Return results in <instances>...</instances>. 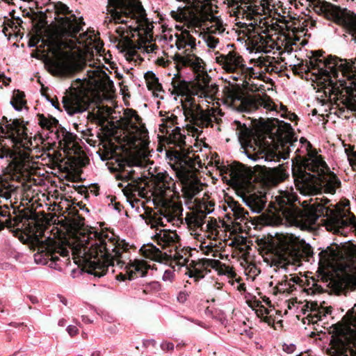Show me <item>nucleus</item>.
<instances>
[{"label":"nucleus","mask_w":356,"mask_h":356,"mask_svg":"<svg viewBox=\"0 0 356 356\" xmlns=\"http://www.w3.org/2000/svg\"><path fill=\"white\" fill-rule=\"evenodd\" d=\"M120 175L118 176V179L124 181H131L134 186L140 187L139 184L142 182V179L139 177L135 176V171L131 170L130 171L125 170L124 164H119Z\"/></svg>","instance_id":"nucleus-35"},{"label":"nucleus","mask_w":356,"mask_h":356,"mask_svg":"<svg viewBox=\"0 0 356 356\" xmlns=\"http://www.w3.org/2000/svg\"><path fill=\"white\" fill-rule=\"evenodd\" d=\"M76 191L81 195H83L85 198L89 197L88 188L85 186H79L75 187Z\"/></svg>","instance_id":"nucleus-55"},{"label":"nucleus","mask_w":356,"mask_h":356,"mask_svg":"<svg viewBox=\"0 0 356 356\" xmlns=\"http://www.w3.org/2000/svg\"><path fill=\"white\" fill-rule=\"evenodd\" d=\"M191 24L188 25V28H191V31L187 29L181 30L180 33H176V42L175 44L178 49H186L190 47V51L193 52L196 49V39L192 35L191 32L198 33L195 30V27H200L201 26L200 21L197 18L193 19V22H191Z\"/></svg>","instance_id":"nucleus-20"},{"label":"nucleus","mask_w":356,"mask_h":356,"mask_svg":"<svg viewBox=\"0 0 356 356\" xmlns=\"http://www.w3.org/2000/svg\"><path fill=\"white\" fill-rule=\"evenodd\" d=\"M309 158L304 159L300 163H293L292 165V176L294 179V184L297 190L300 193L303 194V189L298 182V179L301 181L298 177H300L302 179L305 180V177L301 176L298 171L302 172V174L309 175L312 177H318L321 175L324 174L330 168L327 165L326 163L323 160L321 156H316V152L314 150L312 152L308 154Z\"/></svg>","instance_id":"nucleus-10"},{"label":"nucleus","mask_w":356,"mask_h":356,"mask_svg":"<svg viewBox=\"0 0 356 356\" xmlns=\"http://www.w3.org/2000/svg\"><path fill=\"white\" fill-rule=\"evenodd\" d=\"M115 32L118 35L122 38V45L126 49H134V44L132 40L128 36L125 35L127 31L122 26H119L116 29Z\"/></svg>","instance_id":"nucleus-41"},{"label":"nucleus","mask_w":356,"mask_h":356,"mask_svg":"<svg viewBox=\"0 0 356 356\" xmlns=\"http://www.w3.org/2000/svg\"><path fill=\"white\" fill-rule=\"evenodd\" d=\"M162 120L163 123L160 125V131L162 134H168V128H172V126L178 124L177 117L174 114H172L170 117H167L166 118L163 119Z\"/></svg>","instance_id":"nucleus-42"},{"label":"nucleus","mask_w":356,"mask_h":356,"mask_svg":"<svg viewBox=\"0 0 356 356\" xmlns=\"http://www.w3.org/2000/svg\"><path fill=\"white\" fill-rule=\"evenodd\" d=\"M4 177H0V196L9 199L16 187L11 181H19L21 177L20 164L15 160H7V165L4 168Z\"/></svg>","instance_id":"nucleus-16"},{"label":"nucleus","mask_w":356,"mask_h":356,"mask_svg":"<svg viewBox=\"0 0 356 356\" xmlns=\"http://www.w3.org/2000/svg\"><path fill=\"white\" fill-rule=\"evenodd\" d=\"M218 91V86L216 84H209L208 88H204L200 91L201 95H203L205 97H210L213 99L215 95Z\"/></svg>","instance_id":"nucleus-45"},{"label":"nucleus","mask_w":356,"mask_h":356,"mask_svg":"<svg viewBox=\"0 0 356 356\" xmlns=\"http://www.w3.org/2000/svg\"><path fill=\"white\" fill-rule=\"evenodd\" d=\"M195 79L197 82V88L198 90L200 92L206 87L208 88V85L210 84L211 78L204 70V72L197 73V74L195 76Z\"/></svg>","instance_id":"nucleus-40"},{"label":"nucleus","mask_w":356,"mask_h":356,"mask_svg":"<svg viewBox=\"0 0 356 356\" xmlns=\"http://www.w3.org/2000/svg\"><path fill=\"white\" fill-rule=\"evenodd\" d=\"M85 218L78 216L71 218L70 226L80 252H83L88 273L95 277L105 275L108 266L116 265L122 268L125 262L122 254L128 250V245L113 232H97L85 227Z\"/></svg>","instance_id":"nucleus-2"},{"label":"nucleus","mask_w":356,"mask_h":356,"mask_svg":"<svg viewBox=\"0 0 356 356\" xmlns=\"http://www.w3.org/2000/svg\"><path fill=\"white\" fill-rule=\"evenodd\" d=\"M193 250H196L192 249L190 247L181 248V245H178L177 248L173 250V254H172V253L168 254L166 252H162L153 244H147L143 245L140 248V252L144 257L159 262L167 261L168 257H172L177 264L184 266L188 262L189 258L192 257L191 252Z\"/></svg>","instance_id":"nucleus-13"},{"label":"nucleus","mask_w":356,"mask_h":356,"mask_svg":"<svg viewBox=\"0 0 356 356\" xmlns=\"http://www.w3.org/2000/svg\"><path fill=\"white\" fill-rule=\"evenodd\" d=\"M204 38L205 42L207 44V46L209 48H212V49L215 48L216 47V45L218 44V43L219 42L218 38H217L210 34L204 35Z\"/></svg>","instance_id":"nucleus-49"},{"label":"nucleus","mask_w":356,"mask_h":356,"mask_svg":"<svg viewBox=\"0 0 356 356\" xmlns=\"http://www.w3.org/2000/svg\"><path fill=\"white\" fill-rule=\"evenodd\" d=\"M182 210L183 209L180 204L165 200L163 201L159 212L160 215L167 218L168 222H171L175 218H179L181 215Z\"/></svg>","instance_id":"nucleus-31"},{"label":"nucleus","mask_w":356,"mask_h":356,"mask_svg":"<svg viewBox=\"0 0 356 356\" xmlns=\"http://www.w3.org/2000/svg\"><path fill=\"white\" fill-rule=\"evenodd\" d=\"M5 22L4 25H7L8 27L11 28L14 31H16L18 29V26L14 22L13 19H8L7 17H4Z\"/></svg>","instance_id":"nucleus-54"},{"label":"nucleus","mask_w":356,"mask_h":356,"mask_svg":"<svg viewBox=\"0 0 356 356\" xmlns=\"http://www.w3.org/2000/svg\"><path fill=\"white\" fill-rule=\"evenodd\" d=\"M67 331L71 337H74L78 334V328L74 325H69L67 328Z\"/></svg>","instance_id":"nucleus-62"},{"label":"nucleus","mask_w":356,"mask_h":356,"mask_svg":"<svg viewBox=\"0 0 356 356\" xmlns=\"http://www.w3.org/2000/svg\"><path fill=\"white\" fill-rule=\"evenodd\" d=\"M209 268L217 270L219 274L227 275L231 277L236 276V273L233 268L222 264L219 260L207 258L191 260L186 268L187 271L186 274L190 277L194 278V281L197 282L211 272Z\"/></svg>","instance_id":"nucleus-12"},{"label":"nucleus","mask_w":356,"mask_h":356,"mask_svg":"<svg viewBox=\"0 0 356 356\" xmlns=\"http://www.w3.org/2000/svg\"><path fill=\"white\" fill-rule=\"evenodd\" d=\"M41 40V35L38 34L33 35L31 37L29 40L28 44L29 47H36Z\"/></svg>","instance_id":"nucleus-53"},{"label":"nucleus","mask_w":356,"mask_h":356,"mask_svg":"<svg viewBox=\"0 0 356 356\" xmlns=\"http://www.w3.org/2000/svg\"><path fill=\"white\" fill-rule=\"evenodd\" d=\"M106 9L110 17L106 19L109 18V22L124 24L131 33L138 32L145 26L147 34L152 32L153 26L140 0H108Z\"/></svg>","instance_id":"nucleus-4"},{"label":"nucleus","mask_w":356,"mask_h":356,"mask_svg":"<svg viewBox=\"0 0 356 356\" xmlns=\"http://www.w3.org/2000/svg\"><path fill=\"white\" fill-rule=\"evenodd\" d=\"M10 104L17 111H21L26 104L25 99V94L24 92L19 90H15Z\"/></svg>","instance_id":"nucleus-38"},{"label":"nucleus","mask_w":356,"mask_h":356,"mask_svg":"<svg viewBox=\"0 0 356 356\" xmlns=\"http://www.w3.org/2000/svg\"><path fill=\"white\" fill-rule=\"evenodd\" d=\"M350 257L356 262V245H352L348 250Z\"/></svg>","instance_id":"nucleus-63"},{"label":"nucleus","mask_w":356,"mask_h":356,"mask_svg":"<svg viewBox=\"0 0 356 356\" xmlns=\"http://www.w3.org/2000/svg\"><path fill=\"white\" fill-rule=\"evenodd\" d=\"M330 254V253L328 252L327 248L325 250H321L318 254L320 261L328 262L332 260Z\"/></svg>","instance_id":"nucleus-52"},{"label":"nucleus","mask_w":356,"mask_h":356,"mask_svg":"<svg viewBox=\"0 0 356 356\" xmlns=\"http://www.w3.org/2000/svg\"><path fill=\"white\" fill-rule=\"evenodd\" d=\"M340 84L338 86L332 87V94L337 97V101L339 103H336L338 106L342 104L343 106L339 108L342 112L345 109H349L353 111H356V80L353 81L349 86H346L345 81H339Z\"/></svg>","instance_id":"nucleus-15"},{"label":"nucleus","mask_w":356,"mask_h":356,"mask_svg":"<svg viewBox=\"0 0 356 356\" xmlns=\"http://www.w3.org/2000/svg\"><path fill=\"white\" fill-rule=\"evenodd\" d=\"M329 6L331 13L328 19L341 26L344 29V37L347 38V40L356 43V13L336 5Z\"/></svg>","instance_id":"nucleus-14"},{"label":"nucleus","mask_w":356,"mask_h":356,"mask_svg":"<svg viewBox=\"0 0 356 356\" xmlns=\"http://www.w3.org/2000/svg\"><path fill=\"white\" fill-rule=\"evenodd\" d=\"M68 210V215L70 216L71 218L81 216V215L79 213V210L76 208V207L71 206Z\"/></svg>","instance_id":"nucleus-57"},{"label":"nucleus","mask_w":356,"mask_h":356,"mask_svg":"<svg viewBox=\"0 0 356 356\" xmlns=\"http://www.w3.org/2000/svg\"><path fill=\"white\" fill-rule=\"evenodd\" d=\"M124 114L127 118H129V120H131L132 118H134L135 115H136V114H138V113L136 111H135L132 108H127L125 111Z\"/></svg>","instance_id":"nucleus-61"},{"label":"nucleus","mask_w":356,"mask_h":356,"mask_svg":"<svg viewBox=\"0 0 356 356\" xmlns=\"http://www.w3.org/2000/svg\"><path fill=\"white\" fill-rule=\"evenodd\" d=\"M291 3L294 4L296 8H298V3L302 6H305L307 9L312 8L317 14L324 16L327 19L331 13L329 6H334L325 0H293Z\"/></svg>","instance_id":"nucleus-29"},{"label":"nucleus","mask_w":356,"mask_h":356,"mask_svg":"<svg viewBox=\"0 0 356 356\" xmlns=\"http://www.w3.org/2000/svg\"><path fill=\"white\" fill-rule=\"evenodd\" d=\"M206 213L203 211H200V213L197 214L194 217L193 222L195 224V226L197 227H202V226L204 223V219L206 218Z\"/></svg>","instance_id":"nucleus-50"},{"label":"nucleus","mask_w":356,"mask_h":356,"mask_svg":"<svg viewBox=\"0 0 356 356\" xmlns=\"http://www.w3.org/2000/svg\"><path fill=\"white\" fill-rule=\"evenodd\" d=\"M348 161L350 164L353 167L356 165V151H352L350 154L348 153Z\"/></svg>","instance_id":"nucleus-58"},{"label":"nucleus","mask_w":356,"mask_h":356,"mask_svg":"<svg viewBox=\"0 0 356 356\" xmlns=\"http://www.w3.org/2000/svg\"><path fill=\"white\" fill-rule=\"evenodd\" d=\"M243 200L251 211L257 213L263 211L267 202L266 192L261 191L248 193L243 196Z\"/></svg>","instance_id":"nucleus-27"},{"label":"nucleus","mask_w":356,"mask_h":356,"mask_svg":"<svg viewBox=\"0 0 356 356\" xmlns=\"http://www.w3.org/2000/svg\"><path fill=\"white\" fill-rule=\"evenodd\" d=\"M189 49H186L185 56L176 54L174 56V60L176 63V68L177 71L180 72L181 68L183 67H190L195 72L196 75L197 73L204 72V63L202 58L197 57L194 54L186 53Z\"/></svg>","instance_id":"nucleus-22"},{"label":"nucleus","mask_w":356,"mask_h":356,"mask_svg":"<svg viewBox=\"0 0 356 356\" xmlns=\"http://www.w3.org/2000/svg\"><path fill=\"white\" fill-rule=\"evenodd\" d=\"M296 195L288 191L280 192L275 200L269 204L267 213H262L256 217L250 216L249 213L232 197L226 200L228 207L233 212L235 220L241 222L250 221L252 225H272L280 223L284 220L302 227H310L316 224L319 217H326L324 225L326 229L334 234L346 235L348 227L356 232V217L349 209L327 207L330 200L323 197L316 198L315 202L302 209L298 207Z\"/></svg>","instance_id":"nucleus-1"},{"label":"nucleus","mask_w":356,"mask_h":356,"mask_svg":"<svg viewBox=\"0 0 356 356\" xmlns=\"http://www.w3.org/2000/svg\"><path fill=\"white\" fill-rule=\"evenodd\" d=\"M307 318H308L309 321L312 322V323H316L318 321L321 320V316L319 314L316 313L313 315H312V314L309 315L307 316Z\"/></svg>","instance_id":"nucleus-60"},{"label":"nucleus","mask_w":356,"mask_h":356,"mask_svg":"<svg viewBox=\"0 0 356 356\" xmlns=\"http://www.w3.org/2000/svg\"><path fill=\"white\" fill-rule=\"evenodd\" d=\"M240 104L238 109L242 112H251L257 110L259 107H264L268 110H276L277 106L273 99L267 94L262 96L258 95L254 97L238 99Z\"/></svg>","instance_id":"nucleus-19"},{"label":"nucleus","mask_w":356,"mask_h":356,"mask_svg":"<svg viewBox=\"0 0 356 356\" xmlns=\"http://www.w3.org/2000/svg\"><path fill=\"white\" fill-rule=\"evenodd\" d=\"M266 6V0H240V8L247 13V17L258 15L264 11Z\"/></svg>","instance_id":"nucleus-32"},{"label":"nucleus","mask_w":356,"mask_h":356,"mask_svg":"<svg viewBox=\"0 0 356 356\" xmlns=\"http://www.w3.org/2000/svg\"><path fill=\"white\" fill-rule=\"evenodd\" d=\"M128 280H131L139 275L145 277L147 275L149 266H147L144 261H136L134 264L126 266Z\"/></svg>","instance_id":"nucleus-34"},{"label":"nucleus","mask_w":356,"mask_h":356,"mask_svg":"<svg viewBox=\"0 0 356 356\" xmlns=\"http://www.w3.org/2000/svg\"><path fill=\"white\" fill-rule=\"evenodd\" d=\"M301 176L304 177L302 172L298 171ZM305 180L299 177L301 181L298 179V182L303 189L304 195H315L321 193L323 191L325 193L334 194L337 188L341 186V181L337 176L330 170L326 171L324 174L321 175L318 177H312L309 175H305Z\"/></svg>","instance_id":"nucleus-9"},{"label":"nucleus","mask_w":356,"mask_h":356,"mask_svg":"<svg viewBox=\"0 0 356 356\" xmlns=\"http://www.w3.org/2000/svg\"><path fill=\"white\" fill-rule=\"evenodd\" d=\"M225 172L228 174L236 184L246 185L248 187L252 186L254 182H258L263 187L275 186L284 181L289 176L282 165L276 168L264 166L261 171L256 175L250 169L236 161L229 165Z\"/></svg>","instance_id":"nucleus-5"},{"label":"nucleus","mask_w":356,"mask_h":356,"mask_svg":"<svg viewBox=\"0 0 356 356\" xmlns=\"http://www.w3.org/2000/svg\"><path fill=\"white\" fill-rule=\"evenodd\" d=\"M44 232V225L36 222L35 219H32V221L28 223L24 231L28 238L38 246V250L41 253H44L51 261L56 262L59 260V257L56 255V253L63 257L69 255L68 250L60 245L54 238L48 237L42 241Z\"/></svg>","instance_id":"nucleus-8"},{"label":"nucleus","mask_w":356,"mask_h":356,"mask_svg":"<svg viewBox=\"0 0 356 356\" xmlns=\"http://www.w3.org/2000/svg\"><path fill=\"white\" fill-rule=\"evenodd\" d=\"M327 250L328 252L330 253V254L332 260L338 259L341 255V252L339 250V246L336 243H333L330 246H328L327 248Z\"/></svg>","instance_id":"nucleus-48"},{"label":"nucleus","mask_w":356,"mask_h":356,"mask_svg":"<svg viewBox=\"0 0 356 356\" xmlns=\"http://www.w3.org/2000/svg\"><path fill=\"white\" fill-rule=\"evenodd\" d=\"M277 254L281 259L290 261L296 259L302 255V246L298 238L293 235L285 237L280 241Z\"/></svg>","instance_id":"nucleus-18"},{"label":"nucleus","mask_w":356,"mask_h":356,"mask_svg":"<svg viewBox=\"0 0 356 356\" xmlns=\"http://www.w3.org/2000/svg\"><path fill=\"white\" fill-rule=\"evenodd\" d=\"M182 107L186 118L190 119V121L194 124L199 126V122L202 123V118H207L200 106L197 105L194 98L190 96L186 97V102L182 104Z\"/></svg>","instance_id":"nucleus-28"},{"label":"nucleus","mask_w":356,"mask_h":356,"mask_svg":"<svg viewBox=\"0 0 356 356\" xmlns=\"http://www.w3.org/2000/svg\"><path fill=\"white\" fill-rule=\"evenodd\" d=\"M144 77L149 90L153 91L154 93L155 92H164L162 85L159 83V79L153 72L149 71L146 72Z\"/></svg>","instance_id":"nucleus-37"},{"label":"nucleus","mask_w":356,"mask_h":356,"mask_svg":"<svg viewBox=\"0 0 356 356\" xmlns=\"http://www.w3.org/2000/svg\"><path fill=\"white\" fill-rule=\"evenodd\" d=\"M170 15L177 22H183L188 20V15L184 8H179L177 11H171Z\"/></svg>","instance_id":"nucleus-44"},{"label":"nucleus","mask_w":356,"mask_h":356,"mask_svg":"<svg viewBox=\"0 0 356 356\" xmlns=\"http://www.w3.org/2000/svg\"><path fill=\"white\" fill-rule=\"evenodd\" d=\"M173 277H174V271L170 269L166 270L164 272L163 275V280L164 281H170L171 282L173 280Z\"/></svg>","instance_id":"nucleus-56"},{"label":"nucleus","mask_w":356,"mask_h":356,"mask_svg":"<svg viewBox=\"0 0 356 356\" xmlns=\"http://www.w3.org/2000/svg\"><path fill=\"white\" fill-rule=\"evenodd\" d=\"M332 349L333 350L332 356H349L347 353L348 348L342 341L333 345Z\"/></svg>","instance_id":"nucleus-43"},{"label":"nucleus","mask_w":356,"mask_h":356,"mask_svg":"<svg viewBox=\"0 0 356 356\" xmlns=\"http://www.w3.org/2000/svg\"><path fill=\"white\" fill-rule=\"evenodd\" d=\"M54 8L58 16L63 15L64 17L55 18L57 22L56 33L58 38L48 41L49 45L58 51L60 50L64 44L62 40L63 38H74L79 44H81L77 38V34L83 30V26L85 25L83 17L78 19L74 14H72V10L69 7L61 1L56 3Z\"/></svg>","instance_id":"nucleus-6"},{"label":"nucleus","mask_w":356,"mask_h":356,"mask_svg":"<svg viewBox=\"0 0 356 356\" xmlns=\"http://www.w3.org/2000/svg\"><path fill=\"white\" fill-rule=\"evenodd\" d=\"M19 217H16L13 220H12L10 217L9 218L6 219L5 222H3L1 221V223L3 225L4 228L6 227L8 228H12L15 226L18 225V224L21 222V220L19 219Z\"/></svg>","instance_id":"nucleus-51"},{"label":"nucleus","mask_w":356,"mask_h":356,"mask_svg":"<svg viewBox=\"0 0 356 356\" xmlns=\"http://www.w3.org/2000/svg\"><path fill=\"white\" fill-rule=\"evenodd\" d=\"M37 117L39 121L38 123L42 129L53 131L52 129L59 125L58 120L49 114L45 116L44 114L38 113Z\"/></svg>","instance_id":"nucleus-36"},{"label":"nucleus","mask_w":356,"mask_h":356,"mask_svg":"<svg viewBox=\"0 0 356 356\" xmlns=\"http://www.w3.org/2000/svg\"><path fill=\"white\" fill-rule=\"evenodd\" d=\"M276 121L278 126L273 133L277 140L275 150L270 149V145L264 135L254 134L245 124H241L238 120H235L234 124L236 125L240 142L246 148L252 149L253 151L266 152V161H280V159H286L289 156V147L297 142V138L291 124L278 120Z\"/></svg>","instance_id":"nucleus-3"},{"label":"nucleus","mask_w":356,"mask_h":356,"mask_svg":"<svg viewBox=\"0 0 356 356\" xmlns=\"http://www.w3.org/2000/svg\"><path fill=\"white\" fill-rule=\"evenodd\" d=\"M216 63L227 73H235L238 71H252V67H247L243 57L236 51H230L227 54H216Z\"/></svg>","instance_id":"nucleus-17"},{"label":"nucleus","mask_w":356,"mask_h":356,"mask_svg":"<svg viewBox=\"0 0 356 356\" xmlns=\"http://www.w3.org/2000/svg\"><path fill=\"white\" fill-rule=\"evenodd\" d=\"M149 223L151 224L152 227H157L158 226H165L163 222V218L161 217V216L156 213H154L152 216H150L149 219Z\"/></svg>","instance_id":"nucleus-46"},{"label":"nucleus","mask_w":356,"mask_h":356,"mask_svg":"<svg viewBox=\"0 0 356 356\" xmlns=\"http://www.w3.org/2000/svg\"><path fill=\"white\" fill-rule=\"evenodd\" d=\"M269 39V35H263L261 33H257L252 36L251 40L252 45L257 49H263L266 46H268Z\"/></svg>","instance_id":"nucleus-39"},{"label":"nucleus","mask_w":356,"mask_h":356,"mask_svg":"<svg viewBox=\"0 0 356 356\" xmlns=\"http://www.w3.org/2000/svg\"><path fill=\"white\" fill-rule=\"evenodd\" d=\"M56 137L59 139V146L67 154L76 153L79 149V143L76 141V135L67 131L64 127L59 126Z\"/></svg>","instance_id":"nucleus-25"},{"label":"nucleus","mask_w":356,"mask_h":356,"mask_svg":"<svg viewBox=\"0 0 356 356\" xmlns=\"http://www.w3.org/2000/svg\"><path fill=\"white\" fill-rule=\"evenodd\" d=\"M183 174L184 177L178 178L182 183L186 195L190 197H193L202 190V184L197 175L193 176L188 175L191 174L186 171H184Z\"/></svg>","instance_id":"nucleus-30"},{"label":"nucleus","mask_w":356,"mask_h":356,"mask_svg":"<svg viewBox=\"0 0 356 356\" xmlns=\"http://www.w3.org/2000/svg\"><path fill=\"white\" fill-rule=\"evenodd\" d=\"M186 136L181 133V129L178 127H175L172 133L169 134L168 138V143L172 144L180 148L179 150H171L167 152L168 157L170 161H174L177 165L176 170L177 177H184V171H186L191 174V176L196 175L197 170L195 168V161L189 156L192 152L190 146L186 148Z\"/></svg>","instance_id":"nucleus-7"},{"label":"nucleus","mask_w":356,"mask_h":356,"mask_svg":"<svg viewBox=\"0 0 356 356\" xmlns=\"http://www.w3.org/2000/svg\"><path fill=\"white\" fill-rule=\"evenodd\" d=\"M154 193L161 198H165L168 192H173L175 189L174 179L166 172L158 173L154 177Z\"/></svg>","instance_id":"nucleus-24"},{"label":"nucleus","mask_w":356,"mask_h":356,"mask_svg":"<svg viewBox=\"0 0 356 356\" xmlns=\"http://www.w3.org/2000/svg\"><path fill=\"white\" fill-rule=\"evenodd\" d=\"M154 238L157 244L163 249L170 248L169 252L171 254L173 250L177 248V245H180V238L177 235L176 231L170 229H161L156 233Z\"/></svg>","instance_id":"nucleus-26"},{"label":"nucleus","mask_w":356,"mask_h":356,"mask_svg":"<svg viewBox=\"0 0 356 356\" xmlns=\"http://www.w3.org/2000/svg\"><path fill=\"white\" fill-rule=\"evenodd\" d=\"M297 66H298V70H299L300 76L301 78L303 77L304 73L307 74L312 70H316V67H311L312 66L310 65V60L307 61L305 64L301 63L298 64Z\"/></svg>","instance_id":"nucleus-47"},{"label":"nucleus","mask_w":356,"mask_h":356,"mask_svg":"<svg viewBox=\"0 0 356 356\" xmlns=\"http://www.w3.org/2000/svg\"><path fill=\"white\" fill-rule=\"evenodd\" d=\"M0 132L5 135L7 138L11 139L12 142L15 145H21L24 147H28V143L32 145L29 139L27 134V128L24 124V121L20 119H15L11 124H6L3 127L0 122ZM0 138L1 136H0ZM13 153L9 148L5 147L0 139V159L6 157L7 160H15L13 158Z\"/></svg>","instance_id":"nucleus-11"},{"label":"nucleus","mask_w":356,"mask_h":356,"mask_svg":"<svg viewBox=\"0 0 356 356\" xmlns=\"http://www.w3.org/2000/svg\"><path fill=\"white\" fill-rule=\"evenodd\" d=\"M291 19L292 20L291 26L288 24V21H286L287 30H291L292 31V35L289 34L286 37V45L287 47L296 44V42L300 40V37H298L297 34L300 33H303L307 31V27L309 23H310L311 27L315 26L316 25V22L311 21L309 19H300L299 17L298 18L296 17H291Z\"/></svg>","instance_id":"nucleus-21"},{"label":"nucleus","mask_w":356,"mask_h":356,"mask_svg":"<svg viewBox=\"0 0 356 356\" xmlns=\"http://www.w3.org/2000/svg\"><path fill=\"white\" fill-rule=\"evenodd\" d=\"M300 142L302 144L305 143L307 145L306 149H307L308 154L313 152V151H312V144L305 138L302 137L300 139Z\"/></svg>","instance_id":"nucleus-64"},{"label":"nucleus","mask_w":356,"mask_h":356,"mask_svg":"<svg viewBox=\"0 0 356 356\" xmlns=\"http://www.w3.org/2000/svg\"><path fill=\"white\" fill-rule=\"evenodd\" d=\"M163 350L170 351L174 349V344L171 342H163L161 345Z\"/></svg>","instance_id":"nucleus-59"},{"label":"nucleus","mask_w":356,"mask_h":356,"mask_svg":"<svg viewBox=\"0 0 356 356\" xmlns=\"http://www.w3.org/2000/svg\"><path fill=\"white\" fill-rule=\"evenodd\" d=\"M171 84L173 88L172 94L184 96L191 92V83L183 80L179 71L172 79Z\"/></svg>","instance_id":"nucleus-33"},{"label":"nucleus","mask_w":356,"mask_h":356,"mask_svg":"<svg viewBox=\"0 0 356 356\" xmlns=\"http://www.w3.org/2000/svg\"><path fill=\"white\" fill-rule=\"evenodd\" d=\"M62 102L65 110L70 115L83 113L90 106V102L84 97L76 93L64 96Z\"/></svg>","instance_id":"nucleus-23"}]
</instances>
